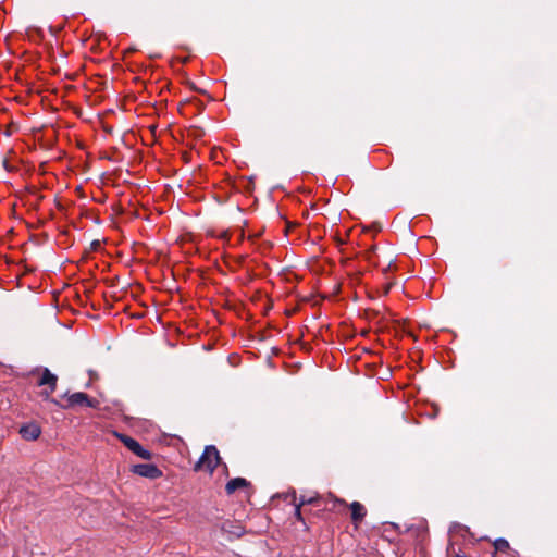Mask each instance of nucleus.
<instances>
[{"mask_svg": "<svg viewBox=\"0 0 557 557\" xmlns=\"http://www.w3.org/2000/svg\"><path fill=\"white\" fill-rule=\"evenodd\" d=\"M92 246H94V247L99 246V242H94V243H92Z\"/></svg>", "mask_w": 557, "mask_h": 557, "instance_id": "nucleus-14", "label": "nucleus"}, {"mask_svg": "<svg viewBox=\"0 0 557 557\" xmlns=\"http://www.w3.org/2000/svg\"><path fill=\"white\" fill-rule=\"evenodd\" d=\"M249 482L244 478H235L230 480L225 485V491L228 495L235 493L237 490L247 487Z\"/></svg>", "mask_w": 557, "mask_h": 557, "instance_id": "nucleus-7", "label": "nucleus"}, {"mask_svg": "<svg viewBox=\"0 0 557 557\" xmlns=\"http://www.w3.org/2000/svg\"><path fill=\"white\" fill-rule=\"evenodd\" d=\"M493 545H494V548L496 552H502V553L507 552L510 547L508 541L503 537L496 539L494 541Z\"/></svg>", "mask_w": 557, "mask_h": 557, "instance_id": "nucleus-9", "label": "nucleus"}, {"mask_svg": "<svg viewBox=\"0 0 557 557\" xmlns=\"http://www.w3.org/2000/svg\"><path fill=\"white\" fill-rule=\"evenodd\" d=\"M351 509V520L355 523H359L366 516V508L359 502H352L350 504Z\"/></svg>", "mask_w": 557, "mask_h": 557, "instance_id": "nucleus-8", "label": "nucleus"}, {"mask_svg": "<svg viewBox=\"0 0 557 557\" xmlns=\"http://www.w3.org/2000/svg\"><path fill=\"white\" fill-rule=\"evenodd\" d=\"M75 406L96 408L98 406V401L94 398H90L86 393L76 392L67 396V404L62 407L71 408Z\"/></svg>", "mask_w": 557, "mask_h": 557, "instance_id": "nucleus-2", "label": "nucleus"}, {"mask_svg": "<svg viewBox=\"0 0 557 557\" xmlns=\"http://www.w3.org/2000/svg\"><path fill=\"white\" fill-rule=\"evenodd\" d=\"M221 461L219 450L215 446H206L199 461L196 463V470H206L212 473Z\"/></svg>", "mask_w": 557, "mask_h": 557, "instance_id": "nucleus-1", "label": "nucleus"}, {"mask_svg": "<svg viewBox=\"0 0 557 557\" xmlns=\"http://www.w3.org/2000/svg\"><path fill=\"white\" fill-rule=\"evenodd\" d=\"M58 377L55 374L51 373L49 369L45 368L41 374V377L38 382L39 386L47 385L49 391L46 393V397H49L51 393H53L57 388Z\"/></svg>", "mask_w": 557, "mask_h": 557, "instance_id": "nucleus-5", "label": "nucleus"}, {"mask_svg": "<svg viewBox=\"0 0 557 557\" xmlns=\"http://www.w3.org/2000/svg\"><path fill=\"white\" fill-rule=\"evenodd\" d=\"M337 504H338V505H342V506H345V505H346V504H345V502H344L343 499L335 498V499H334V505H337Z\"/></svg>", "mask_w": 557, "mask_h": 557, "instance_id": "nucleus-12", "label": "nucleus"}, {"mask_svg": "<svg viewBox=\"0 0 557 557\" xmlns=\"http://www.w3.org/2000/svg\"><path fill=\"white\" fill-rule=\"evenodd\" d=\"M133 472L143 478L158 479L162 475V471L152 463H139L133 467Z\"/></svg>", "mask_w": 557, "mask_h": 557, "instance_id": "nucleus-4", "label": "nucleus"}, {"mask_svg": "<svg viewBox=\"0 0 557 557\" xmlns=\"http://www.w3.org/2000/svg\"><path fill=\"white\" fill-rule=\"evenodd\" d=\"M318 500V497H306V496H301L300 497V500L297 505H300L304 506V505H309V504H315Z\"/></svg>", "mask_w": 557, "mask_h": 557, "instance_id": "nucleus-10", "label": "nucleus"}, {"mask_svg": "<svg viewBox=\"0 0 557 557\" xmlns=\"http://www.w3.org/2000/svg\"><path fill=\"white\" fill-rule=\"evenodd\" d=\"M41 433L40 428L35 423H28L26 425L21 426L20 434L26 441H35L39 437Z\"/></svg>", "mask_w": 557, "mask_h": 557, "instance_id": "nucleus-6", "label": "nucleus"}, {"mask_svg": "<svg viewBox=\"0 0 557 557\" xmlns=\"http://www.w3.org/2000/svg\"><path fill=\"white\" fill-rule=\"evenodd\" d=\"M389 289H391V284H388V285H386V286H385V290H384V293H385V294H387V293L389 292Z\"/></svg>", "mask_w": 557, "mask_h": 557, "instance_id": "nucleus-13", "label": "nucleus"}, {"mask_svg": "<svg viewBox=\"0 0 557 557\" xmlns=\"http://www.w3.org/2000/svg\"><path fill=\"white\" fill-rule=\"evenodd\" d=\"M122 443L136 456L145 459L150 460L152 458V454L145 449L135 438L129 437L127 435H119Z\"/></svg>", "mask_w": 557, "mask_h": 557, "instance_id": "nucleus-3", "label": "nucleus"}, {"mask_svg": "<svg viewBox=\"0 0 557 557\" xmlns=\"http://www.w3.org/2000/svg\"><path fill=\"white\" fill-rule=\"evenodd\" d=\"M295 517H296V519L298 521H301V522L304 521V518L301 516V507H300V505H296L295 506Z\"/></svg>", "mask_w": 557, "mask_h": 557, "instance_id": "nucleus-11", "label": "nucleus"}]
</instances>
